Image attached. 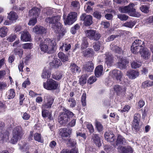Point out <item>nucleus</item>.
<instances>
[{
	"label": "nucleus",
	"instance_id": "obj_1",
	"mask_svg": "<svg viewBox=\"0 0 153 153\" xmlns=\"http://www.w3.org/2000/svg\"><path fill=\"white\" fill-rule=\"evenodd\" d=\"M60 16H54L52 17H48L45 19V21L49 24H52V28L55 32L58 34V40L63 36L65 33V30L62 27L61 23L59 22Z\"/></svg>",
	"mask_w": 153,
	"mask_h": 153
},
{
	"label": "nucleus",
	"instance_id": "obj_2",
	"mask_svg": "<svg viewBox=\"0 0 153 153\" xmlns=\"http://www.w3.org/2000/svg\"><path fill=\"white\" fill-rule=\"evenodd\" d=\"M36 40L40 41L39 46L42 51L50 54L55 51L56 43L54 39L47 38L43 40L40 37L38 39H36Z\"/></svg>",
	"mask_w": 153,
	"mask_h": 153
},
{
	"label": "nucleus",
	"instance_id": "obj_3",
	"mask_svg": "<svg viewBox=\"0 0 153 153\" xmlns=\"http://www.w3.org/2000/svg\"><path fill=\"white\" fill-rule=\"evenodd\" d=\"M23 134V130L21 126L15 127L13 131V137L10 140V143L13 144L16 143L18 140L22 138Z\"/></svg>",
	"mask_w": 153,
	"mask_h": 153
},
{
	"label": "nucleus",
	"instance_id": "obj_4",
	"mask_svg": "<svg viewBox=\"0 0 153 153\" xmlns=\"http://www.w3.org/2000/svg\"><path fill=\"white\" fill-rule=\"evenodd\" d=\"M74 115L72 112L67 110L59 116L58 118V122L61 125H65L73 117Z\"/></svg>",
	"mask_w": 153,
	"mask_h": 153
},
{
	"label": "nucleus",
	"instance_id": "obj_5",
	"mask_svg": "<svg viewBox=\"0 0 153 153\" xmlns=\"http://www.w3.org/2000/svg\"><path fill=\"white\" fill-rule=\"evenodd\" d=\"M134 6V4L131 3L128 6L120 7L119 10L121 13H130L131 16H136L137 12L135 9L133 8Z\"/></svg>",
	"mask_w": 153,
	"mask_h": 153
},
{
	"label": "nucleus",
	"instance_id": "obj_6",
	"mask_svg": "<svg viewBox=\"0 0 153 153\" xmlns=\"http://www.w3.org/2000/svg\"><path fill=\"white\" fill-rule=\"evenodd\" d=\"M59 82L52 79H48L46 82L43 83L44 88L49 90H55L57 88Z\"/></svg>",
	"mask_w": 153,
	"mask_h": 153
},
{
	"label": "nucleus",
	"instance_id": "obj_7",
	"mask_svg": "<svg viewBox=\"0 0 153 153\" xmlns=\"http://www.w3.org/2000/svg\"><path fill=\"white\" fill-rule=\"evenodd\" d=\"M85 33L86 36L90 40L97 41L101 37L100 34L99 33L93 29L86 30Z\"/></svg>",
	"mask_w": 153,
	"mask_h": 153
},
{
	"label": "nucleus",
	"instance_id": "obj_8",
	"mask_svg": "<svg viewBox=\"0 0 153 153\" xmlns=\"http://www.w3.org/2000/svg\"><path fill=\"white\" fill-rule=\"evenodd\" d=\"M144 42L139 39L136 40L133 42L131 47V51L134 53H137L140 48L144 46Z\"/></svg>",
	"mask_w": 153,
	"mask_h": 153
},
{
	"label": "nucleus",
	"instance_id": "obj_9",
	"mask_svg": "<svg viewBox=\"0 0 153 153\" xmlns=\"http://www.w3.org/2000/svg\"><path fill=\"white\" fill-rule=\"evenodd\" d=\"M77 14L75 12H71L69 13L64 21L65 25H71L75 22L77 19Z\"/></svg>",
	"mask_w": 153,
	"mask_h": 153
},
{
	"label": "nucleus",
	"instance_id": "obj_10",
	"mask_svg": "<svg viewBox=\"0 0 153 153\" xmlns=\"http://www.w3.org/2000/svg\"><path fill=\"white\" fill-rule=\"evenodd\" d=\"M54 100V97L48 94H46L44 97L45 103L43 105V107L47 108H51Z\"/></svg>",
	"mask_w": 153,
	"mask_h": 153
},
{
	"label": "nucleus",
	"instance_id": "obj_11",
	"mask_svg": "<svg viewBox=\"0 0 153 153\" xmlns=\"http://www.w3.org/2000/svg\"><path fill=\"white\" fill-rule=\"evenodd\" d=\"M80 18L81 20L84 21V24L86 26H90L92 24V16L91 15L83 14L81 16Z\"/></svg>",
	"mask_w": 153,
	"mask_h": 153
},
{
	"label": "nucleus",
	"instance_id": "obj_12",
	"mask_svg": "<svg viewBox=\"0 0 153 153\" xmlns=\"http://www.w3.org/2000/svg\"><path fill=\"white\" fill-rule=\"evenodd\" d=\"M110 74L114 78H116L118 82L121 81L123 74L120 71L115 69L110 72Z\"/></svg>",
	"mask_w": 153,
	"mask_h": 153
},
{
	"label": "nucleus",
	"instance_id": "obj_13",
	"mask_svg": "<svg viewBox=\"0 0 153 153\" xmlns=\"http://www.w3.org/2000/svg\"><path fill=\"white\" fill-rule=\"evenodd\" d=\"M113 89L114 92L118 95L124 94L126 89L125 86H122L118 85H115L113 87Z\"/></svg>",
	"mask_w": 153,
	"mask_h": 153
},
{
	"label": "nucleus",
	"instance_id": "obj_14",
	"mask_svg": "<svg viewBox=\"0 0 153 153\" xmlns=\"http://www.w3.org/2000/svg\"><path fill=\"white\" fill-rule=\"evenodd\" d=\"M126 142L125 139L122 136L119 135L117 140L113 143V145L116 148L121 146L122 145H125Z\"/></svg>",
	"mask_w": 153,
	"mask_h": 153
},
{
	"label": "nucleus",
	"instance_id": "obj_15",
	"mask_svg": "<svg viewBox=\"0 0 153 153\" xmlns=\"http://www.w3.org/2000/svg\"><path fill=\"white\" fill-rule=\"evenodd\" d=\"M105 137L108 141L112 143V144H113V143L116 140V137L111 131H108L106 132L105 134Z\"/></svg>",
	"mask_w": 153,
	"mask_h": 153
},
{
	"label": "nucleus",
	"instance_id": "obj_16",
	"mask_svg": "<svg viewBox=\"0 0 153 153\" xmlns=\"http://www.w3.org/2000/svg\"><path fill=\"white\" fill-rule=\"evenodd\" d=\"M140 53L141 57L144 59H148L150 56V52L147 48H143L140 49Z\"/></svg>",
	"mask_w": 153,
	"mask_h": 153
},
{
	"label": "nucleus",
	"instance_id": "obj_17",
	"mask_svg": "<svg viewBox=\"0 0 153 153\" xmlns=\"http://www.w3.org/2000/svg\"><path fill=\"white\" fill-rule=\"evenodd\" d=\"M72 131L71 128H61L60 130V134L62 138L67 137L71 134Z\"/></svg>",
	"mask_w": 153,
	"mask_h": 153
},
{
	"label": "nucleus",
	"instance_id": "obj_18",
	"mask_svg": "<svg viewBox=\"0 0 153 153\" xmlns=\"http://www.w3.org/2000/svg\"><path fill=\"white\" fill-rule=\"evenodd\" d=\"M33 32L36 34H42L46 33L47 30L40 25H36L33 29Z\"/></svg>",
	"mask_w": 153,
	"mask_h": 153
},
{
	"label": "nucleus",
	"instance_id": "obj_19",
	"mask_svg": "<svg viewBox=\"0 0 153 153\" xmlns=\"http://www.w3.org/2000/svg\"><path fill=\"white\" fill-rule=\"evenodd\" d=\"M105 58V63L108 66H111L112 65L113 58L111 54L109 53H106L103 55Z\"/></svg>",
	"mask_w": 153,
	"mask_h": 153
},
{
	"label": "nucleus",
	"instance_id": "obj_20",
	"mask_svg": "<svg viewBox=\"0 0 153 153\" xmlns=\"http://www.w3.org/2000/svg\"><path fill=\"white\" fill-rule=\"evenodd\" d=\"M126 75L130 79H134L139 76V72L134 70H131L127 72Z\"/></svg>",
	"mask_w": 153,
	"mask_h": 153
},
{
	"label": "nucleus",
	"instance_id": "obj_21",
	"mask_svg": "<svg viewBox=\"0 0 153 153\" xmlns=\"http://www.w3.org/2000/svg\"><path fill=\"white\" fill-rule=\"evenodd\" d=\"M31 35L28 31H23L22 32L21 36V39L24 42L30 41Z\"/></svg>",
	"mask_w": 153,
	"mask_h": 153
},
{
	"label": "nucleus",
	"instance_id": "obj_22",
	"mask_svg": "<svg viewBox=\"0 0 153 153\" xmlns=\"http://www.w3.org/2000/svg\"><path fill=\"white\" fill-rule=\"evenodd\" d=\"M9 133L8 131H5L3 133L0 132V140L2 141V142H7L9 139Z\"/></svg>",
	"mask_w": 153,
	"mask_h": 153
},
{
	"label": "nucleus",
	"instance_id": "obj_23",
	"mask_svg": "<svg viewBox=\"0 0 153 153\" xmlns=\"http://www.w3.org/2000/svg\"><path fill=\"white\" fill-rule=\"evenodd\" d=\"M40 12V9L37 7H34L30 10L29 13L30 16H33L35 18H37L39 16Z\"/></svg>",
	"mask_w": 153,
	"mask_h": 153
},
{
	"label": "nucleus",
	"instance_id": "obj_24",
	"mask_svg": "<svg viewBox=\"0 0 153 153\" xmlns=\"http://www.w3.org/2000/svg\"><path fill=\"white\" fill-rule=\"evenodd\" d=\"M103 73V67L102 65H100L97 66L95 70V74L97 77H99L102 75Z\"/></svg>",
	"mask_w": 153,
	"mask_h": 153
},
{
	"label": "nucleus",
	"instance_id": "obj_25",
	"mask_svg": "<svg viewBox=\"0 0 153 153\" xmlns=\"http://www.w3.org/2000/svg\"><path fill=\"white\" fill-rule=\"evenodd\" d=\"M127 63V62L125 59L120 57L117 65L118 67L120 69L125 68Z\"/></svg>",
	"mask_w": 153,
	"mask_h": 153
},
{
	"label": "nucleus",
	"instance_id": "obj_26",
	"mask_svg": "<svg viewBox=\"0 0 153 153\" xmlns=\"http://www.w3.org/2000/svg\"><path fill=\"white\" fill-rule=\"evenodd\" d=\"M84 68L87 71L91 72L94 69V64L91 61L88 62L84 65Z\"/></svg>",
	"mask_w": 153,
	"mask_h": 153
},
{
	"label": "nucleus",
	"instance_id": "obj_27",
	"mask_svg": "<svg viewBox=\"0 0 153 153\" xmlns=\"http://www.w3.org/2000/svg\"><path fill=\"white\" fill-rule=\"evenodd\" d=\"M110 48L111 50L119 54H121L123 51L121 48L117 46L114 43H112L110 45Z\"/></svg>",
	"mask_w": 153,
	"mask_h": 153
},
{
	"label": "nucleus",
	"instance_id": "obj_28",
	"mask_svg": "<svg viewBox=\"0 0 153 153\" xmlns=\"http://www.w3.org/2000/svg\"><path fill=\"white\" fill-rule=\"evenodd\" d=\"M7 18L11 21H15L18 18V16L16 12L11 11L8 13Z\"/></svg>",
	"mask_w": 153,
	"mask_h": 153
},
{
	"label": "nucleus",
	"instance_id": "obj_29",
	"mask_svg": "<svg viewBox=\"0 0 153 153\" xmlns=\"http://www.w3.org/2000/svg\"><path fill=\"white\" fill-rule=\"evenodd\" d=\"M50 65L55 68H57L62 65L60 60L57 58H54L52 62L50 63Z\"/></svg>",
	"mask_w": 153,
	"mask_h": 153
},
{
	"label": "nucleus",
	"instance_id": "obj_30",
	"mask_svg": "<svg viewBox=\"0 0 153 153\" xmlns=\"http://www.w3.org/2000/svg\"><path fill=\"white\" fill-rule=\"evenodd\" d=\"M83 126L84 128L86 127L88 130L90 134H92L94 132V129L92 124L91 123L85 122L83 124Z\"/></svg>",
	"mask_w": 153,
	"mask_h": 153
},
{
	"label": "nucleus",
	"instance_id": "obj_31",
	"mask_svg": "<svg viewBox=\"0 0 153 153\" xmlns=\"http://www.w3.org/2000/svg\"><path fill=\"white\" fill-rule=\"evenodd\" d=\"M59 58L63 62H65L68 60V56L62 52H60L58 54Z\"/></svg>",
	"mask_w": 153,
	"mask_h": 153
},
{
	"label": "nucleus",
	"instance_id": "obj_32",
	"mask_svg": "<svg viewBox=\"0 0 153 153\" xmlns=\"http://www.w3.org/2000/svg\"><path fill=\"white\" fill-rule=\"evenodd\" d=\"M60 48L59 49L61 51L63 50V48H64L65 51H67L68 50H70L71 48V45L70 44L61 43H60Z\"/></svg>",
	"mask_w": 153,
	"mask_h": 153
},
{
	"label": "nucleus",
	"instance_id": "obj_33",
	"mask_svg": "<svg viewBox=\"0 0 153 153\" xmlns=\"http://www.w3.org/2000/svg\"><path fill=\"white\" fill-rule=\"evenodd\" d=\"M92 139L96 145L99 147L101 146V144L100 143V138L98 135L96 134H93L92 135Z\"/></svg>",
	"mask_w": 153,
	"mask_h": 153
},
{
	"label": "nucleus",
	"instance_id": "obj_34",
	"mask_svg": "<svg viewBox=\"0 0 153 153\" xmlns=\"http://www.w3.org/2000/svg\"><path fill=\"white\" fill-rule=\"evenodd\" d=\"M42 116L44 118L48 117L49 120H51L53 119L51 113L47 110L42 109Z\"/></svg>",
	"mask_w": 153,
	"mask_h": 153
},
{
	"label": "nucleus",
	"instance_id": "obj_35",
	"mask_svg": "<svg viewBox=\"0 0 153 153\" xmlns=\"http://www.w3.org/2000/svg\"><path fill=\"white\" fill-rule=\"evenodd\" d=\"M51 76V73L48 70L44 69L42 71L41 75V77L43 79H47V80Z\"/></svg>",
	"mask_w": 153,
	"mask_h": 153
},
{
	"label": "nucleus",
	"instance_id": "obj_36",
	"mask_svg": "<svg viewBox=\"0 0 153 153\" xmlns=\"http://www.w3.org/2000/svg\"><path fill=\"white\" fill-rule=\"evenodd\" d=\"M141 65V62L139 61L134 60L132 61L131 63V67L134 69L139 68Z\"/></svg>",
	"mask_w": 153,
	"mask_h": 153
},
{
	"label": "nucleus",
	"instance_id": "obj_37",
	"mask_svg": "<svg viewBox=\"0 0 153 153\" xmlns=\"http://www.w3.org/2000/svg\"><path fill=\"white\" fill-rule=\"evenodd\" d=\"M19 149L22 151H26L29 148L28 145L24 143H19Z\"/></svg>",
	"mask_w": 153,
	"mask_h": 153
},
{
	"label": "nucleus",
	"instance_id": "obj_38",
	"mask_svg": "<svg viewBox=\"0 0 153 153\" xmlns=\"http://www.w3.org/2000/svg\"><path fill=\"white\" fill-rule=\"evenodd\" d=\"M70 67L71 71L73 73H76L80 71V68L75 64H71Z\"/></svg>",
	"mask_w": 153,
	"mask_h": 153
},
{
	"label": "nucleus",
	"instance_id": "obj_39",
	"mask_svg": "<svg viewBox=\"0 0 153 153\" xmlns=\"http://www.w3.org/2000/svg\"><path fill=\"white\" fill-rule=\"evenodd\" d=\"M7 28L5 26L2 27L0 28V36L2 37H5L7 33Z\"/></svg>",
	"mask_w": 153,
	"mask_h": 153
},
{
	"label": "nucleus",
	"instance_id": "obj_40",
	"mask_svg": "<svg viewBox=\"0 0 153 153\" xmlns=\"http://www.w3.org/2000/svg\"><path fill=\"white\" fill-rule=\"evenodd\" d=\"M15 96V90L13 89H10L8 92L7 98L9 99H13Z\"/></svg>",
	"mask_w": 153,
	"mask_h": 153
},
{
	"label": "nucleus",
	"instance_id": "obj_41",
	"mask_svg": "<svg viewBox=\"0 0 153 153\" xmlns=\"http://www.w3.org/2000/svg\"><path fill=\"white\" fill-rule=\"evenodd\" d=\"M63 75V72H59L56 73V74H53L52 75V78L56 80H59L60 79Z\"/></svg>",
	"mask_w": 153,
	"mask_h": 153
},
{
	"label": "nucleus",
	"instance_id": "obj_42",
	"mask_svg": "<svg viewBox=\"0 0 153 153\" xmlns=\"http://www.w3.org/2000/svg\"><path fill=\"white\" fill-rule=\"evenodd\" d=\"M67 101L68 102L67 103L70 105V107H74L75 106L76 102L74 99L71 97L67 99Z\"/></svg>",
	"mask_w": 153,
	"mask_h": 153
},
{
	"label": "nucleus",
	"instance_id": "obj_43",
	"mask_svg": "<svg viewBox=\"0 0 153 153\" xmlns=\"http://www.w3.org/2000/svg\"><path fill=\"white\" fill-rule=\"evenodd\" d=\"M7 83L4 81H0V91H3L8 87Z\"/></svg>",
	"mask_w": 153,
	"mask_h": 153
},
{
	"label": "nucleus",
	"instance_id": "obj_44",
	"mask_svg": "<svg viewBox=\"0 0 153 153\" xmlns=\"http://www.w3.org/2000/svg\"><path fill=\"white\" fill-rule=\"evenodd\" d=\"M149 7L146 5H142L141 6L140 9V10L144 13H148L149 12Z\"/></svg>",
	"mask_w": 153,
	"mask_h": 153
},
{
	"label": "nucleus",
	"instance_id": "obj_45",
	"mask_svg": "<svg viewBox=\"0 0 153 153\" xmlns=\"http://www.w3.org/2000/svg\"><path fill=\"white\" fill-rule=\"evenodd\" d=\"M95 125L96 127L99 132H100L103 130V127L100 122L96 121Z\"/></svg>",
	"mask_w": 153,
	"mask_h": 153
},
{
	"label": "nucleus",
	"instance_id": "obj_46",
	"mask_svg": "<svg viewBox=\"0 0 153 153\" xmlns=\"http://www.w3.org/2000/svg\"><path fill=\"white\" fill-rule=\"evenodd\" d=\"M87 77L84 75H82L80 78L79 82L80 85H83L86 82Z\"/></svg>",
	"mask_w": 153,
	"mask_h": 153
},
{
	"label": "nucleus",
	"instance_id": "obj_47",
	"mask_svg": "<svg viewBox=\"0 0 153 153\" xmlns=\"http://www.w3.org/2000/svg\"><path fill=\"white\" fill-rule=\"evenodd\" d=\"M33 44L31 43H27L22 44V47L25 49H31L33 47Z\"/></svg>",
	"mask_w": 153,
	"mask_h": 153
},
{
	"label": "nucleus",
	"instance_id": "obj_48",
	"mask_svg": "<svg viewBox=\"0 0 153 153\" xmlns=\"http://www.w3.org/2000/svg\"><path fill=\"white\" fill-rule=\"evenodd\" d=\"M93 51L92 49L88 48L85 51L83 52V54L85 56H90L92 54Z\"/></svg>",
	"mask_w": 153,
	"mask_h": 153
},
{
	"label": "nucleus",
	"instance_id": "obj_49",
	"mask_svg": "<svg viewBox=\"0 0 153 153\" xmlns=\"http://www.w3.org/2000/svg\"><path fill=\"white\" fill-rule=\"evenodd\" d=\"M34 139L39 142H42V141L41 139V134L38 133H36L34 135Z\"/></svg>",
	"mask_w": 153,
	"mask_h": 153
},
{
	"label": "nucleus",
	"instance_id": "obj_50",
	"mask_svg": "<svg viewBox=\"0 0 153 153\" xmlns=\"http://www.w3.org/2000/svg\"><path fill=\"white\" fill-rule=\"evenodd\" d=\"M14 53H15V54L18 55L20 58H21L22 57L23 52L22 49H18L16 48L14 49Z\"/></svg>",
	"mask_w": 153,
	"mask_h": 153
},
{
	"label": "nucleus",
	"instance_id": "obj_51",
	"mask_svg": "<svg viewBox=\"0 0 153 153\" xmlns=\"http://www.w3.org/2000/svg\"><path fill=\"white\" fill-rule=\"evenodd\" d=\"M16 37V35L15 34H12L7 37V40L9 42H12L15 40Z\"/></svg>",
	"mask_w": 153,
	"mask_h": 153
},
{
	"label": "nucleus",
	"instance_id": "obj_52",
	"mask_svg": "<svg viewBox=\"0 0 153 153\" xmlns=\"http://www.w3.org/2000/svg\"><path fill=\"white\" fill-rule=\"evenodd\" d=\"M97 81L96 77L94 76H90L88 80V83L89 84H92Z\"/></svg>",
	"mask_w": 153,
	"mask_h": 153
},
{
	"label": "nucleus",
	"instance_id": "obj_53",
	"mask_svg": "<svg viewBox=\"0 0 153 153\" xmlns=\"http://www.w3.org/2000/svg\"><path fill=\"white\" fill-rule=\"evenodd\" d=\"M54 10V9H52L51 8H47L44 9L43 11L44 12L46 13L47 15H50L53 13Z\"/></svg>",
	"mask_w": 153,
	"mask_h": 153
},
{
	"label": "nucleus",
	"instance_id": "obj_54",
	"mask_svg": "<svg viewBox=\"0 0 153 153\" xmlns=\"http://www.w3.org/2000/svg\"><path fill=\"white\" fill-rule=\"evenodd\" d=\"M139 122H133V123L132 126V129L133 130H134L136 131L139 130Z\"/></svg>",
	"mask_w": 153,
	"mask_h": 153
},
{
	"label": "nucleus",
	"instance_id": "obj_55",
	"mask_svg": "<svg viewBox=\"0 0 153 153\" xmlns=\"http://www.w3.org/2000/svg\"><path fill=\"white\" fill-rule=\"evenodd\" d=\"M100 43L99 42H95L93 44V48L96 51H98L100 47Z\"/></svg>",
	"mask_w": 153,
	"mask_h": 153
},
{
	"label": "nucleus",
	"instance_id": "obj_56",
	"mask_svg": "<svg viewBox=\"0 0 153 153\" xmlns=\"http://www.w3.org/2000/svg\"><path fill=\"white\" fill-rule=\"evenodd\" d=\"M88 46V43L86 40H84L81 46V48L82 49L86 48Z\"/></svg>",
	"mask_w": 153,
	"mask_h": 153
},
{
	"label": "nucleus",
	"instance_id": "obj_57",
	"mask_svg": "<svg viewBox=\"0 0 153 153\" xmlns=\"http://www.w3.org/2000/svg\"><path fill=\"white\" fill-rule=\"evenodd\" d=\"M37 20L36 18H33L30 19L28 25H34L37 22Z\"/></svg>",
	"mask_w": 153,
	"mask_h": 153
},
{
	"label": "nucleus",
	"instance_id": "obj_58",
	"mask_svg": "<svg viewBox=\"0 0 153 153\" xmlns=\"http://www.w3.org/2000/svg\"><path fill=\"white\" fill-rule=\"evenodd\" d=\"M134 118L133 122H139L140 119V115L138 113H136L134 115Z\"/></svg>",
	"mask_w": 153,
	"mask_h": 153
},
{
	"label": "nucleus",
	"instance_id": "obj_59",
	"mask_svg": "<svg viewBox=\"0 0 153 153\" xmlns=\"http://www.w3.org/2000/svg\"><path fill=\"white\" fill-rule=\"evenodd\" d=\"M86 95L85 93H83L81 97V100L83 106H85L86 105Z\"/></svg>",
	"mask_w": 153,
	"mask_h": 153
},
{
	"label": "nucleus",
	"instance_id": "obj_60",
	"mask_svg": "<svg viewBox=\"0 0 153 153\" xmlns=\"http://www.w3.org/2000/svg\"><path fill=\"white\" fill-rule=\"evenodd\" d=\"M93 16L95 18L98 19H100L102 17L101 13L97 11L94 13Z\"/></svg>",
	"mask_w": 153,
	"mask_h": 153
},
{
	"label": "nucleus",
	"instance_id": "obj_61",
	"mask_svg": "<svg viewBox=\"0 0 153 153\" xmlns=\"http://www.w3.org/2000/svg\"><path fill=\"white\" fill-rule=\"evenodd\" d=\"M118 17L122 21H125L127 19L128 16L125 14H120L118 15Z\"/></svg>",
	"mask_w": 153,
	"mask_h": 153
},
{
	"label": "nucleus",
	"instance_id": "obj_62",
	"mask_svg": "<svg viewBox=\"0 0 153 153\" xmlns=\"http://www.w3.org/2000/svg\"><path fill=\"white\" fill-rule=\"evenodd\" d=\"M149 81L146 80L143 82L142 84V88H145L147 87H150Z\"/></svg>",
	"mask_w": 153,
	"mask_h": 153
},
{
	"label": "nucleus",
	"instance_id": "obj_63",
	"mask_svg": "<svg viewBox=\"0 0 153 153\" xmlns=\"http://www.w3.org/2000/svg\"><path fill=\"white\" fill-rule=\"evenodd\" d=\"M30 115L26 112L23 113L22 115V118L24 120H28L30 118Z\"/></svg>",
	"mask_w": 153,
	"mask_h": 153
},
{
	"label": "nucleus",
	"instance_id": "obj_64",
	"mask_svg": "<svg viewBox=\"0 0 153 153\" xmlns=\"http://www.w3.org/2000/svg\"><path fill=\"white\" fill-rule=\"evenodd\" d=\"M77 149L76 148H74L72 149L70 152L67 150H62L61 153H77Z\"/></svg>",
	"mask_w": 153,
	"mask_h": 153
}]
</instances>
